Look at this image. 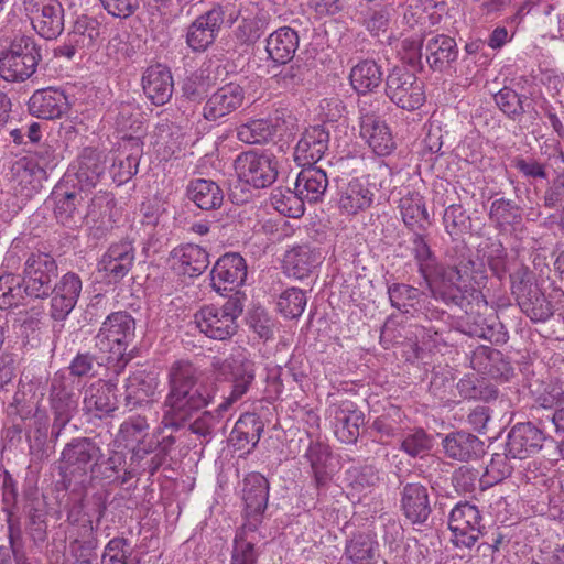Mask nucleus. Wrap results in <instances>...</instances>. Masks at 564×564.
<instances>
[{"instance_id": "obj_1", "label": "nucleus", "mask_w": 564, "mask_h": 564, "mask_svg": "<svg viewBox=\"0 0 564 564\" xmlns=\"http://www.w3.org/2000/svg\"><path fill=\"white\" fill-rule=\"evenodd\" d=\"M215 388L192 361H174L167 371V393L162 403L160 429L188 430L209 442L223 414L206 410L215 399Z\"/></svg>"}, {"instance_id": "obj_2", "label": "nucleus", "mask_w": 564, "mask_h": 564, "mask_svg": "<svg viewBox=\"0 0 564 564\" xmlns=\"http://www.w3.org/2000/svg\"><path fill=\"white\" fill-rule=\"evenodd\" d=\"M421 231H413L412 253L432 297L449 307L466 310L478 296L470 284L476 264L470 248L465 241L454 239V246L446 251L449 263H441Z\"/></svg>"}, {"instance_id": "obj_3", "label": "nucleus", "mask_w": 564, "mask_h": 564, "mask_svg": "<svg viewBox=\"0 0 564 564\" xmlns=\"http://www.w3.org/2000/svg\"><path fill=\"white\" fill-rule=\"evenodd\" d=\"M135 322L124 312H113L107 316L95 336V348L109 355L115 361L112 371L119 375L126 368L129 358L127 348L134 338Z\"/></svg>"}, {"instance_id": "obj_4", "label": "nucleus", "mask_w": 564, "mask_h": 564, "mask_svg": "<svg viewBox=\"0 0 564 564\" xmlns=\"http://www.w3.org/2000/svg\"><path fill=\"white\" fill-rule=\"evenodd\" d=\"M102 451L98 443L90 437H74L64 446L61 453V469L68 486L74 484L86 488L91 484V473Z\"/></svg>"}, {"instance_id": "obj_5", "label": "nucleus", "mask_w": 564, "mask_h": 564, "mask_svg": "<svg viewBox=\"0 0 564 564\" xmlns=\"http://www.w3.org/2000/svg\"><path fill=\"white\" fill-rule=\"evenodd\" d=\"M42 61V46L32 35L15 36L0 52V77L9 83L30 79Z\"/></svg>"}, {"instance_id": "obj_6", "label": "nucleus", "mask_w": 564, "mask_h": 564, "mask_svg": "<svg viewBox=\"0 0 564 564\" xmlns=\"http://www.w3.org/2000/svg\"><path fill=\"white\" fill-rule=\"evenodd\" d=\"M212 368L216 380L230 383V393L217 406L218 414H224L250 390L256 379V364L246 355L237 354L214 358Z\"/></svg>"}, {"instance_id": "obj_7", "label": "nucleus", "mask_w": 564, "mask_h": 564, "mask_svg": "<svg viewBox=\"0 0 564 564\" xmlns=\"http://www.w3.org/2000/svg\"><path fill=\"white\" fill-rule=\"evenodd\" d=\"M243 300L242 293H236L230 295L221 306H203L194 315L197 327L212 339H230L237 333V318L243 312Z\"/></svg>"}, {"instance_id": "obj_8", "label": "nucleus", "mask_w": 564, "mask_h": 564, "mask_svg": "<svg viewBox=\"0 0 564 564\" xmlns=\"http://www.w3.org/2000/svg\"><path fill=\"white\" fill-rule=\"evenodd\" d=\"M59 270L55 258L47 252H31L24 261L22 285L25 295L34 300H46L47 292L58 279Z\"/></svg>"}, {"instance_id": "obj_9", "label": "nucleus", "mask_w": 564, "mask_h": 564, "mask_svg": "<svg viewBox=\"0 0 564 564\" xmlns=\"http://www.w3.org/2000/svg\"><path fill=\"white\" fill-rule=\"evenodd\" d=\"M384 94L392 104L406 111L419 109L426 99L423 82L403 66L389 70L384 79Z\"/></svg>"}, {"instance_id": "obj_10", "label": "nucleus", "mask_w": 564, "mask_h": 564, "mask_svg": "<svg viewBox=\"0 0 564 564\" xmlns=\"http://www.w3.org/2000/svg\"><path fill=\"white\" fill-rule=\"evenodd\" d=\"M101 22L90 15H79L72 30L67 33L65 41L53 51L55 57L72 59L75 56L95 52L100 46L102 39Z\"/></svg>"}, {"instance_id": "obj_11", "label": "nucleus", "mask_w": 564, "mask_h": 564, "mask_svg": "<svg viewBox=\"0 0 564 564\" xmlns=\"http://www.w3.org/2000/svg\"><path fill=\"white\" fill-rule=\"evenodd\" d=\"M238 178L254 188L271 186L278 177L276 158L265 151L241 152L234 161Z\"/></svg>"}, {"instance_id": "obj_12", "label": "nucleus", "mask_w": 564, "mask_h": 564, "mask_svg": "<svg viewBox=\"0 0 564 564\" xmlns=\"http://www.w3.org/2000/svg\"><path fill=\"white\" fill-rule=\"evenodd\" d=\"M481 513L477 506L468 501L458 502L451 511L448 528L453 533L452 542L456 546L471 547L482 535Z\"/></svg>"}, {"instance_id": "obj_13", "label": "nucleus", "mask_w": 564, "mask_h": 564, "mask_svg": "<svg viewBox=\"0 0 564 564\" xmlns=\"http://www.w3.org/2000/svg\"><path fill=\"white\" fill-rule=\"evenodd\" d=\"M118 409L117 380L98 379L83 389V412L89 420H102Z\"/></svg>"}, {"instance_id": "obj_14", "label": "nucleus", "mask_w": 564, "mask_h": 564, "mask_svg": "<svg viewBox=\"0 0 564 564\" xmlns=\"http://www.w3.org/2000/svg\"><path fill=\"white\" fill-rule=\"evenodd\" d=\"M86 197L87 195L75 186L69 188L64 182L58 184L52 193L57 223L72 229L82 227L87 219Z\"/></svg>"}, {"instance_id": "obj_15", "label": "nucleus", "mask_w": 564, "mask_h": 564, "mask_svg": "<svg viewBox=\"0 0 564 564\" xmlns=\"http://www.w3.org/2000/svg\"><path fill=\"white\" fill-rule=\"evenodd\" d=\"M83 289L78 274L67 272L57 279L47 292L50 317L55 322L65 321L75 308Z\"/></svg>"}, {"instance_id": "obj_16", "label": "nucleus", "mask_w": 564, "mask_h": 564, "mask_svg": "<svg viewBox=\"0 0 564 564\" xmlns=\"http://www.w3.org/2000/svg\"><path fill=\"white\" fill-rule=\"evenodd\" d=\"M106 169L107 162L101 153L87 148L68 169L63 182L85 193L97 185Z\"/></svg>"}, {"instance_id": "obj_17", "label": "nucleus", "mask_w": 564, "mask_h": 564, "mask_svg": "<svg viewBox=\"0 0 564 564\" xmlns=\"http://www.w3.org/2000/svg\"><path fill=\"white\" fill-rule=\"evenodd\" d=\"M247 278L246 260L237 252H227L218 258L210 271L212 288L224 292L240 293L238 289Z\"/></svg>"}, {"instance_id": "obj_18", "label": "nucleus", "mask_w": 564, "mask_h": 564, "mask_svg": "<svg viewBox=\"0 0 564 564\" xmlns=\"http://www.w3.org/2000/svg\"><path fill=\"white\" fill-rule=\"evenodd\" d=\"M388 295L391 306L410 317L424 315L433 319L443 313L437 308H429L425 293L410 284L393 283L388 286Z\"/></svg>"}, {"instance_id": "obj_19", "label": "nucleus", "mask_w": 564, "mask_h": 564, "mask_svg": "<svg viewBox=\"0 0 564 564\" xmlns=\"http://www.w3.org/2000/svg\"><path fill=\"white\" fill-rule=\"evenodd\" d=\"M328 412L334 420V433L345 444H355L365 423V414L355 402L345 399L329 405Z\"/></svg>"}, {"instance_id": "obj_20", "label": "nucleus", "mask_w": 564, "mask_h": 564, "mask_svg": "<svg viewBox=\"0 0 564 564\" xmlns=\"http://www.w3.org/2000/svg\"><path fill=\"white\" fill-rule=\"evenodd\" d=\"M546 440L544 432L532 422L514 424L507 434L505 451L518 459L538 454Z\"/></svg>"}, {"instance_id": "obj_21", "label": "nucleus", "mask_w": 564, "mask_h": 564, "mask_svg": "<svg viewBox=\"0 0 564 564\" xmlns=\"http://www.w3.org/2000/svg\"><path fill=\"white\" fill-rule=\"evenodd\" d=\"M329 145V131L323 124L310 127L299 139L293 156L300 166H315Z\"/></svg>"}, {"instance_id": "obj_22", "label": "nucleus", "mask_w": 564, "mask_h": 564, "mask_svg": "<svg viewBox=\"0 0 564 564\" xmlns=\"http://www.w3.org/2000/svg\"><path fill=\"white\" fill-rule=\"evenodd\" d=\"M23 512L30 539L35 545L44 543L47 540V510L37 488L28 487L23 490Z\"/></svg>"}, {"instance_id": "obj_23", "label": "nucleus", "mask_w": 564, "mask_h": 564, "mask_svg": "<svg viewBox=\"0 0 564 564\" xmlns=\"http://www.w3.org/2000/svg\"><path fill=\"white\" fill-rule=\"evenodd\" d=\"M458 46L454 37L446 34L426 36L424 58L433 72L446 73L454 68L458 58Z\"/></svg>"}, {"instance_id": "obj_24", "label": "nucleus", "mask_w": 564, "mask_h": 564, "mask_svg": "<svg viewBox=\"0 0 564 564\" xmlns=\"http://www.w3.org/2000/svg\"><path fill=\"white\" fill-rule=\"evenodd\" d=\"M245 100V90L237 83H228L213 93L203 107L207 121H217L239 109Z\"/></svg>"}, {"instance_id": "obj_25", "label": "nucleus", "mask_w": 564, "mask_h": 564, "mask_svg": "<svg viewBox=\"0 0 564 564\" xmlns=\"http://www.w3.org/2000/svg\"><path fill=\"white\" fill-rule=\"evenodd\" d=\"M400 507L412 524H425L432 512L427 488L420 482L403 485L400 491Z\"/></svg>"}, {"instance_id": "obj_26", "label": "nucleus", "mask_w": 564, "mask_h": 564, "mask_svg": "<svg viewBox=\"0 0 564 564\" xmlns=\"http://www.w3.org/2000/svg\"><path fill=\"white\" fill-rule=\"evenodd\" d=\"M337 188V206L344 215L355 216L370 208L373 203L375 193L359 178L338 182Z\"/></svg>"}, {"instance_id": "obj_27", "label": "nucleus", "mask_w": 564, "mask_h": 564, "mask_svg": "<svg viewBox=\"0 0 564 564\" xmlns=\"http://www.w3.org/2000/svg\"><path fill=\"white\" fill-rule=\"evenodd\" d=\"M240 23L232 30V39L240 46L254 45L267 32L270 15L253 1L248 11H243Z\"/></svg>"}, {"instance_id": "obj_28", "label": "nucleus", "mask_w": 564, "mask_h": 564, "mask_svg": "<svg viewBox=\"0 0 564 564\" xmlns=\"http://www.w3.org/2000/svg\"><path fill=\"white\" fill-rule=\"evenodd\" d=\"M220 32V15L209 10L198 15L186 29L185 41L194 53L206 52Z\"/></svg>"}, {"instance_id": "obj_29", "label": "nucleus", "mask_w": 564, "mask_h": 564, "mask_svg": "<svg viewBox=\"0 0 564 564\" xmlns=\"http://www.w3.org/2000/svg\"><path fill=\"white\" fill-rule=\"evenodd\" d=\"M28 108L30 113L37 118L53 120L67 112L69 102L63 90L47 87L33 93L29 99Z\"/></svg>"}, {"instance_id": "obj_30", "label": "nucleus", "mask_w": 564, "mask_h": 564, "mask_svg": "<svg viewBox=\"0 0 564 564\" xmlns=\"http://www.w3.org/2000/svg\"><path fill=\"white\" fill-rule=\"evenodd\" d=\"M32 25L37 34L54 40L64 31V8L58 0H42L34 4Z\"/></svg>"}, {"instance_id": "obj_31", "label": "nucleus", "mask_w": 564, "mask_h": 564, "mask_svg": "<svg viewBox=\"0 0 564 564\" xmlns=\"http://www.w3.org/2000/svg\"><path fill=\"white\" fill-rule=\"evenodd\" d=\"M134 248L129 240L112 243L98 263V270L113 281L122 280L132 269Z\"/></svg>"}, {"instance_id": "obj_32", "label": "nucleus", "mask_w": 564, "mask_h": 564, "mask_svg": "<svg viewBox=\"0 0 564 564\" xmlns=\"http://www.w3.org/2000/svg\"><path fill=\"white\" fill-rule=\"evenodd\" d=\"M50 404L54 417L72 420L79 405V394L64 376L55 375L50 387Z\"/></svg>"}, {"instance_id": "obj_33", "label": "nucleus", "mask_w": 564, "mask_h": 564, "mask_svg": "<svg viewBox=\"0 0 564 564\" xmlns=\"http://www.w3.org/2000/svg\"><path fill=\"white\" fill-rule=\"evenodd\" d=\"M173 77L169 67L155 64L145 69L142 76V88L148 99L155 106L170 101L173 94Z\"/></svg>"}, {"instance_id": "obj_34", "label": "nucleus", "mask_w": 564, "mask_h": 564, "mask_svg": "<svg viewBox=\"0 0 564 564\" xmlns=\"http://www.w3.org/2000/svg\"><path fill=\"white\" fill-rule=\"evenodd\" d=\"M471 366L478 372L502 382L509 381L514 373L512 365L503 354L488 346H480L474 351Z\"/></svg>"}, {"instance_id": "obj_35", "label": "nucleus", "mask_w": 564, "mask_h": 564, "mask_svg": "<svg viewBox=\"0 0 564 564\" xmlns=\"http://www.w3.org/2000/svg\"><path fill=\"white\" fill-rule=\"evenodd\" d=\"M159 386L158 379L143 370L131 373L124 383V405L129 410L148 405L152 402Z\"/></svg>"}, {"instance_id": "obj_36", "label": "nucleus", "mask_w": 564, "mask_h": 564, "mask_svg": "<svg viewBox=\"0 0 564 564\" xmlns=\"http://www.w3.org/2000/svg\"><path fill=\"white\" fill-rule=\"evenodd\" d=\"M299 44V33L290 26H282L272 32L265 40V52L268 58L274 63L273 67L290 63Z\"/></svg>"}, {"instance_id": "obj_37", "label": "nucleus", "mask_w": 564, "mask_h": 564, "mask_svg": "<svg viewBox=\"0 0 564 564\" xmlns=\"http://www.w3.org/2000/svg\"><path fill=\"white\" fill-rule=\"evenodd\" d=\"M442 446L447 457L460 462L476 459L485 453L484 442L478 436L465 431L447 434Z\"/></svg>"}, {"instance_id": "obj_38", "label": "nucleus", "mask_w": 564, "mask_h": 564, "mask_svg": "<svg viewBox=\"0 0 564 564\" xmlns=\"http://www.w3.org/2000/svg\"><path fill=\"white\" fill-rule=\"evenodd\" d=\"M349 82L358 96L376 93L382 85V67L371 58L359 61L351 67Z\"/></svg>"}, {"instance_id": "obj_39", "label": "nucleus", "mask_w": 564, "mask_h": 564, "mask_svg": "<svg viewBox=\"0 0 564 564\" xmlns=\"http://www.w3.org/2000/svg\"><path fill=\"white\" fill-rule=\"evenodd\" d=\"M321 253L310 246H297L289 250L283 260V268L288 275L302 280L321 264Z\"/></svg>"}, {"instance_id": "obj_40", "label": "nucleus", "mask_w": 564, "mask_h": 564, "mask_svg": "<svg viewBox=\"0 0 564 564\" xmlns=\"http://www.w3.org/2000/svg\"><path fill=\"white\" fill-rule=\"evenodd\" d=\"M171 258L174 261V265H177L178 270L188 276L200 275L209 264L207 251L194 243L174 248L171 251Z\"/></svg>"}, {"instance_id": "obj_41", "label": "nucleus", "mask_w": 564, "mask_h": 564, "mask_svg": "<svg viewBox=\"0 0 564 564\" xmlns=\"http://www.w3.org/2000/svg\"><path fill=\"white\" fill-rule=\"evenodd\" d=\"M294 186L299 195L307 203L314 204L323 199L328 186V177L321 167L305 166L297 174Z\"/></svg>"}, {"instance_id": "obj_42", "label": "nucleus", "mask_w": 564, "mask_h": 564, "mask_svg": "<svg viewBox=\"0 0 564 564\" xmlns=\"http://www.w3.org/2000/svg\"><path fill=\"white\" fill-rule=\"evenodd\" d=\"M269 480L260 473H250L243 479L245 511L263 514L269 499Z\"/></svg>"}, {"instance_id": "obj_43", "label": "nucleus", "mask_w": 564, "mask_h": 564, "mask_svg": "<svg viewBox=\"0 0 564 564\" xmlns=\"http://www.w3.org/2000/svg\"><path fill=\"white\" fill-rule=\"evenodd\" d=\"M187 197L200 209L213 210L223 205L224 192L212 180H192L186 189Z\"/></svg>"}, {"instance_id": "obj_44", "label": "nucleus", "mask_w": 564, "mask_h": 564, "mask_svg": "<svg viewBox=\"0 0 564 564\" xmlns=\"http://www.w3.org/2000/svg\"><path fill=\"white\" fill-rule=\"evenodd\" d=\"M264 430V423L256 413H245L236 422L231 433L230 441L238 449H243L251 444L254 448L261 438Z\"/></svg>"}, {"instance_id": "obj_45", "label": "nucleus", "mask_w": 564, "mask_h": 564, "mask_svg": "<svg viewBox=\"0 0 564 564\" xmlns=\"http://www.w3.org/2000/svg\"><path fill=\"white\" fill-rule=\"evenodd\" d=\"M399 209L402 221L411 231L425 230L429 223V213L422 195L417 192H409L399 200Z\"/></svg>"}, {"instance_id": "obj_46", "label": "nucleus", "mask_w": 564, "mask_h": 564, "mask_svg": "<svg viewBox=\"0 0 564 564\" xmlns=\"http://www.w3.org/2000/svg\"><path fill=\"white\" fill-rule=\"evenodd\" d=\"M111 364L115 361L109 358V355L93 351H78L72 359L68 370L73 377L76 378H95L98 376L100 368L109 367L112 369Z\"/></svg>"}, {"instance_id": "obj_47", "label": "nucleus", "mask_w": 564, "mask_h": 564, "mask_svg": "<svg viewBox=\"0 0 564 564\" xmlns=\"http://www.w3.org/2000/svg\"><path fill=\"white\" fill-rule=\"evenodd\" d=\"M26 438L33 462H43L55 451V445L48 441V419L46 415L36 416L33 427L26 433Z\"/></svg>"}, {"instance_id": "obj_48", "label": "nucleus", "mask_w": 564, "mask_h": 564, "mask_svg": "<svg viewBox=\"0 0 564 564\" xmlns=\"http://www.w3.org/2000/svg\"><path fill=\"white\" fill-rule=\"evenodd\" d=\"M360 135L372 151L380 156L388 155L393 147V138L384 120L360 123Z\"/></svg>"}, {"instance_id": "obj_49", "label": "nucleus", "mask_w": 564, "mask_h": 564, "mask_svg": "<svg viewBox=\"0 0 564 564\" xmlns=\"http://www.w3.org/2000/svg\"><path fill=\"white\" fill-rule=\"evenodd\" d=\"M357 14L360 23L372 36L384 33L391 20L390 8L381 2H375L372 6L360 2Z\"/></svg>"}, {"instance_id": "obj_50", "label": "nucleus", "mask_w": 564, "mask_h": 564, "mask_svg": "<svg viewBox=\"0 0 564 564\" xmlns=\"http://www.w3.org/2000/svg\"><path fill=\"white\" fill-rule=\"evenodd\" d=\"M378 545L371 534L357 533L346 542L345 556L354 564H372L378 554Z\"/></svg>"}, {"instance_id": "obj_51", "label": "nucleus", "mask_w": 564, "mask_h": 564, "mask_svg": "<svg viewBox=\"0 0 564 564\" xmlns=\"http://www.w3.org/2000/svg\"><path fill=\"white\" fill-rule=\"evenodd\" d=\"M208 67H200L187 75L182 83V94L188 101L200 102L215 86Z\"/></svg>"}, {"instance_id": "obj_52", "label": "nucleus", "mask_w": 564, "mask_h": 564, "mask_svg": "<svg viewBox=\"0 0 564 564\" xmlns=\"http://www.w3.org/2000/svg\"><path fill=\"white\" fill-rule=\"evenodd\" d=\"M517 302L521 311L535 323L545 322L554 314L552 303L539 288L527 292Z\"/></svg>"}, {"instance_id": "obj_53", "label": "nucleus", "mask_w": 564, "mask_h": 564, "mask_svg": "<svg viewBox=\"0 0 564 564\" xmlns=\"http://www.w3.org/2000/svg\"><path fill=\"white\" fill-rule=\"evenodd\" d=\"M24 167L37 178L46 177L48 171H53L58 163V155L52 145L39 144L33 153L25 158Z\"/></svg>"}, {"instance_id": "obj_54", "label": "nucleus", "mask_w": 564, "mask_h": 564, "mask_svg": "<svg viewBox=\"0 0 564 564\" xmlns=\"http://www.w3.org/2000/svg\"><path fill=\"white\" fill-rule=\"evenodd\" d=\"M459 395L468 400L490 401L498 397V389L488 383L484 378L465 376L457 382Z\"/></svg>"}, {"instance_id": "obj_55", "label": "nucleus", "mask_w": 564, "mask_h": 564, "mask_svg": "<svg viewBox=\"0 0 564 564\" xmlns=\"http://www.w3.org/2000/svg\"><path fill=\"white\" fill-rule=\"evenodd\" d=\"M140 560L133 556V546L129 539L115 536L106 544L101 564H139Z\"/></svg>"}, {"instance_id": "obj_56", "label": "nucleus", "mask_w": 564, "mask_h": 564, "mask_svg": "<svg viewBox=\"0 0 564 564\" xmlns=\"http://www.w3.org/2000/svg\"><path fill=\"white\" fill-rule=\"evenodd\" d=\"M275 127L264 119L250 120L237 128V139L247 144H261L270 141Z\"/></svg>"}, {"instance_id": "obj_57", "label": "nucleus", "mask_w": 564, "mask_h": 564, "mask_svg": "<svg viewBox=\"0 0 564 564\" xmlns=\"http://www.w3.org/2000/svg\"><path fill=\"white\" fill-rule=\"evenodd\" d=\"M20 275L12 273L0 276V310L17 307L23 303L25 295Z\"/></svg>"}, {"instance_id": "obj_58", "label": "nucleus", "mask_w": 564, "mask_h": 564, "mask_svg": "<svg viewBox=\"0 0 564 564\" xmlns=\"http://www.w3.org/2000/svg\"><path fill=\"white\" fill-rule=\"evenodd\" d=\"M489 218L497 227L505 229L506 226H512L521 221V208L511 199L497 198L491 203Z\"/></svg>"}, {"instance_id": "obj_59", "label": "nucleus", "mask_w": 564, "mask_h": 564, "mask_svg": "<svg viewBox=\"0 0 564 564\" xmlns=\"http://www.w3.org/2000/svg\"><path fill=\"white\" fill-rule=\"evenodd\" d=\"M124 466H127L126 453L110 451L107 457L102 455V457L98 459L91 473V482L94 480H101L110 484Z\"/></svg>"}, {"instance_id": "obj_60", "label": "nucleus", "mask_w": 564, "mask_h": 564, "mask_svg": "<svg viewBox=\"0 0 564 564\" xmlns=\"http://www.w3.org/2000/svg\"><path fill=\"white\" fill-rule=\"evenodd\" d=\"M498 108L512 120L519 119L524 112V102L528 100L525 95H519L516 90L503 87L494 95Z\"/></svg>"}, {"instance_id": "obj_61", "label": "nucleus", "mask_w": 564, "mask_h": 564, "mask_svg": "<svg viewBox=\"0 0 564 564\" xmlns=\"http://www.w3.org/2000/svg\"><path fill=\"white\" fill-rule=\"evenodd\" d=\"M83 530L84 534L70 542V551L77 564H83L84 561L93 562L90 557L98 546L91 520H87L83 525Z\"/></svg>"}, {"instance_id": "obj_62", "label": "nucleus", "mask_w": 564, "mask_h": 564, "mask_svg": "<svg viewBox=\"0 0 564 564\" xmlns=\"http://www.w3.org/2000/svg\"><path fill=\"white\" fill-rule=\"evenodd\" d=\"M306 303V295L301 289L290 288L279 296L276 306L284 317L293 319L302 315Z\"/></svg>"}, {"instance_id": "obj_63", "label": "nucleus", "mask_w": 564, "mask_h": 564, "mask_svg": "<svg viewBox=\"0 0 564 564\" xmlns=\"http://www.w3.org/2000/svg\"><path fill=\"white\" fill-rule=\"evenodd\" d=\"M446 232L454 239L467 232L471 227V219L460 204L449 205L443 215Z\"/></svg>"}, {"instance_id": "obj_64", "label": "nucleus", "mask_w": 564, "mask_h": 564, "mask_svg": "<svg viewBox=\"0 0 564 564\" xmlns=\"http://www.w3.org/2000/svg\"><path fill=\"white\" fill-rule=\"evenodd\" d=\"M261 553V547L257 544V541L234 539L230 564H258Z\"/></svg>"}]
</instances>
